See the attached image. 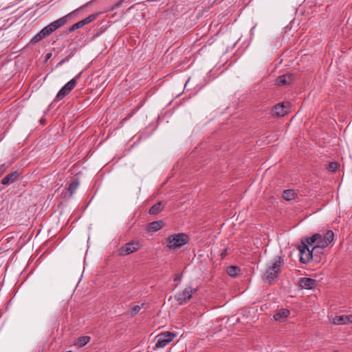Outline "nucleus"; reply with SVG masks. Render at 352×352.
<instances>
[{
	"label": "nucleus",
	"instance_id": "f257e3e1",
	"mask_svg": "<svg viewBox=\"0 0 352 352\" xmlns=\"http://www.w3.org/2000/svg\"><path fill=\"white\" fill-rule=\"evenodd\" d=\"M91 2H89L90 3ZM89 4L87 3L79 8L74 10L73 12L69 13L68 14L53 21L50 23L45 28H43L38 34H36L30 41V43L35 44L43 40V38L50 36L52 32L58 29L59 28L63 26L67 22V19L72 16L73 14L77 12L80 9L86 7Z\"/></svg>",
	"mask_w": 352,
	"mask_h": 352
},
{
	"label": "nucleus",
	"instance_id": "f03ea898",
	"mask_svg": "<svg viewBox=\"0 0 352 352\" xmlns=\"http://www.w3.org/2000/svg\"><path fill=\"white\" fill-rule=\"evenodd\" d=\"M283 261L281 257H278V259L276 260L272 265L266 269L265 272L263 276V280L265 283L270 285L275 283L280 271V266Z\"/></svg>",
	"mask_w": 352,
	"mask_h": 352
},
{
	"label": "nucleus",
	"instance_id": "7ed1b4c3",
	"mask_svg": "<svg viewBox=\"0 0 352 352\" xmlns=\"http://www.w3.org/2000/svg\"><path fill=\"white\" fill-rule=\"evenodd\" d=\"M189 239V236L185 233L175 234L168 236L167 246L169 249L180 248L188 243Z\"/></svg>",
	"mask_w": 352,
	"mask_h": 352
},
{
	"label": "nucleus",
	"instance_id": "20e7f679",
	"mask_svg": "<svg viewBox=\"0 0 352 352\" xmlns=\"http://www.w3.org/2000/svg\"><path fill=\"white\" fill-rule=\"evenodd\" d=\"M298 249L300 254V261L302 263H307L311 260L314 259L317 260L318 256L315 254H313L315 252H314V248L311 250H309V248L307 247V245L300 244L298 245Z\"/></svg>",
	"mask_w": 352,
	"mask_h": 352
},
{
	"label": "nucleus",
	"instance_id": "39448f33",
	"mask_svg": "<svg viewBox=\"0 0 352 352\" xmlns=\"http://www.w3.org/2000/svg\"><path fill=\"white\" fill-rule=\"evenodd\" d=\"M176 333L169 331L162 332L155 337V347L163 348L173 340Z\"/></svg>",
	"mask_w": 352,
	"mask_h": 352
},
{
	"label": "nucleus",
	"instance_id": "423d86ee",
	"mask_svg": "<svg viewBox=\"0 0 352 352\" xmlns=\"http://www.w3.org/2000/svg\"><path fill=\"white\" fill-rule=\"evenodd\" d=\"M80 74L77 75L75 78H72L67 84H65L56 94V99L57 100H60L67 96L75 87L77 80L80 78Z\"/></svg>",
	"mask_w": 352,
	"mask_h": 352
},
{
	"label": "nucleus",
	"instance_id": "0eeeda50",
	"mask_svg": "<svg viewBox=\"0 0 352 352\" xmlns=\"http://www.w3.org/2000/svg\"><path fill=\"white\" fill-rule=\"evenodd\" d=\"M333 232L328 230L324 236L321 235V238L316 241V244L313 247L314 252H316L318 250H323L327 247L333 241Z\"/></svg>",
	"mask_w": 352,
	"mask_h": 352
},
{
	"label": "nucleus",
	"instance_id": "6e6552de",
	"mask_svg": "<svg viewBox=\"0 0 352 352\" xmlns=\"http://www.w3.org/2000/svg\"><path fill=\"white\" fill-rule=\"evenodd\" d=\"M197 292V289H193L191 287H186L183 291L177 293L175 298L179 305H182L190 300L193 294Z\"/></svg>",
	"mask_w": 352,
	"mask_h": 352
},
{
	"label": "nucleus",
	"instance_id": "1a4fd4ad",
	"mask_svg": "<svg viewBox=\"0 0 352 352\" xmlns=\"http://www.w3.org/2000/svg\"><path fill=\"white\" fill-rule=\"evenodd\" d=\"M140 248V245L138 241H131L126 243L124 246L118 249V254L120 256H125L132 254L138 251Z\"/></svg>",
	"mask_w": 352,
	"mask_h": 352
},
{
	"label": "nucleus",
	"instance_id": "9d476101",
	"mask_svg": "<svg viewBox=\"0 0 352 352\" xmlns=\"http://www.w3.org/2000/svg\"><path fill=\"white\" fill-rule=\"evenodd\" d=\"M291 104L289 102H283L276 104L272 109V115L277 117H283L290 111Z\"/></svg>",
	"mask_w": 352,
	"mask_h": 352
},
{
	"label": "nucleus",
	"instance_id": "9b49d317",
	"mask_svg": "<svg viewBox=\"0 0 352 352\" xmlns=\"http://www.w3.org/2000/svg\"><path fill=\"white\" fill-rule=\"evenodd\" d=\"M294 80L293 74L287 73L278 76L276 80V84L278 86L289 85L293 82Z\"/></svg>",
	"mask_w": 352,
	"mask_h": 352
},
{
	"label": "nucleus",
	"instance_id": "f8f14e48",
	"mask_svg": "<svg viewBox=\"0 0 352 352\" xmlns=\"http://www.w3.org/2000/svg\"><path fill=\"white\" fill-rule=\"evenodd\" d=\"M317 285L316 280L311 278H302L299 280V286L302 289H311Z\"/></svg>",
	"mask_w": 352,
	"mask_h": 352
},
{
	"label": "nucleus",
	"instance_id": "ddd939ff",
	"mask_svg": "<svg viewBox=\"0 0 352 352\" xmlns=\"http://www.w3.org/2000/svg\"><path fill=\"white\" fill-rule=\"evenodd\" d=\"M19 179V173L18 171H14L7 175L2 180L1 184L3 185H9L18 181Z\"/></svg>",
	"mask_w": 352,
	"mask_h": 352
},
{
	"label": "nucleus",
	"instance_id": "4468645a",
	"mask_svg": "<svg viewBox=\"0 0 352 352\" xmlns=\"http://www.w3.org/2000/svg\"><path fill=\"white\" fill-rule=\"evenodd\" d=\"M321 238V234H314L311 237L303 238L301 239V244L307 245V247L309 248V245H313L314 243L316 242L318 239Z\"/></svg>",
	"mask_w": 352,
	"mask_h": 352
},
{
	"label": "nucleus",
	"instance_id": "2eb2a0df",
	"mask_svg": "<svg viewBox=\"0 0 352 352\" xmlns=\"http://www.w3.org/2000/svg\"><path fill=\"white\" fill-rule=\"evenodd\" d=\"M289 310L282 309L274 315V318L276 321L282 322L289 316Z\"/></svg>",
	"mask_w": 352,
	"mask_h": 352
},
{
	"label": "nucleus",
	"instance_id": "dca6fc26",
	"mask_svg": "<svg viewBox=\"0 0 352 352\" xmlns=\"http://www.w3.org/2000/svg\"><path fill=\"white\" fill-rule=\"evenodd\" d=\"M165 204L162 201H158L149 209L150 214H157L164 209Z\"/></svg>",
	"mask_w": 352,
	"mask_h": 352
},
{
	"label": "nucleus",
	"instance_id": "f3484780",
	"mask_svg": "<svg viewBox=\"0 0 352 352\" xmlns=\"http://www.w3.org/2000/svg\"><path fill=\"white\" fill-rule=\"evenodd\" d=\"M91 338L89 336H81L78 338L77 341L75 343V346H76L78 348H81L86 345L88 342H89Z\"/></svg>",
	"mask_w": 352,
	"mask_h": 352
},
{
	"label": "nucleus",
	"instance_id": "a211bd4d",
	"mask_svg": "<svg viewBox=\"0 0 352 352\" xmlns=\"http://www.w3.org/2000/svg\"><path fill=\"white\" fill-rule=\"evenodd\" d=\"M164 226L162 221H153L149 223V228L151 231L156 232L160 230Z\"/></svg>",
	"mask_w": 352,
	"mask_h": 352
},
{
	"label": "nucleus",
	"instance_id": "6ab92c4d",
	"mask_svg": "<svg viewBox=\"0 0 352 352\" xmlns=\"http://www.w3.org/2000/svg\"><path fill=\"white\" fill-rule=\"evenodd\" d=\"M296 195L295 192L293 190H290V189L284 190L283 193V197L287 201H291V200L294 199L296 197Z\"/></svg>",
	"mask_w": 352,
	"mask_h": 352
},
{
	"label": "nucleus",
	"instance_id": "aec40b11",
	"mask_svg": "<svg viewBox=\"0 0 352 352\" xmlns=\"http://www.w3.org/2000/svg\"><path fill=\"white\" fill-rule=\"evenodd\" d=\"M79 186V182L78 179L73 180L67 188V191L69 192L70 196H72Z\"/></svg>",
	"mask_w": 352,
	"mask_h": 352
},
{
	"label": "nucleus",
	"instance_id": "412c9836",
	"mask_svg": "<svg viewBox=\"0 0 352 352\" xmlns=\"http://www.w3.org/2000/svg\"><path fill=\"white\" fill-rule=\"evenodd\" d=\"M144 303H142L141 305H135L133 307H131V310L128 311L127 314L130 316L131 317H134L143 307Z\"/></svg>",
	"mask_w": 352,
	"mask_h": 352
},
{
	"label": "nucleus",
	"instance_id": "4be33fe9",
	"mask_svg": "<svg viewBox=\"0 0 352 352\" xmlns=\"http://www.w3.org/2000/svg\"><path fill=\"white\" fill-rule=\"evenodd\" d=\"M240 271V269L236 266H229L227 269V273L228 275L232 277H235L237 276L239 272Z\"/></svg>",
	"mask_w": 352,
	"mask_h": 352
},
{
	"label": "nucleus",
	"instance_id": "5701e85b",
	"mask_svg": "<svg viewBox=\"0 0 352 352\" xmlns=\"http://www.w3.org/2000/svg\"><path fill=\"white\" fill-rule=\"evenodd\" d=\"M346 316H336L333 320V322L335 324H346Z\"/></svg>",
	"mask_w": 352,
	"mask_h": 352
},
{
	"label": "nucleus",
	"instance_id": "b1692460",
	"mask_svg": "<svg viewBox=\"0 0 352 352\" xmlns=\"http://www.w3.org/2000/svg\"><path fill=\"white\" fill-rule=\"evenodd\" d=\"M83 25H82V23L81 22V21L74 23V25H72L70 28H69V32H74L78 29H80L81 28H82Z\"/></svg>",
	"mask_w": 352,
	"mask_h": 352
},
{
	"label": "nucleus",
	"instance_id": "393cba45",
	"mask_svg": "<svg viewBox=\"0 0 352 352\" xmlns=\"http://www.w3.org/2000/svg\"><path fill=\"white\" fill-rule=\"evenodd\" d=\"M338 168V164L337 162H330L329 164L328 169L331 171H336Z\"/></svg>",
	"mask_w": 352,
	"mask_h": 352
},
{
	"label": "nucleus",
	"instance_id": "a878e982",
	"mask_svg": "<svg viewBox=\"0 0 352 352\" xmlns=\"http://www.w3.org/2000/svg\"><path fill=\"white\" fill-rule=\"evenodd\" d=\"M98 15V13L91 14L86 18L88 20L89 23H91V21H93L94 20H95L96 19Z\"/></svg>",
	"mask_w": 352,
	"mask_h": 352
},
{
	"label": "nucleus",
	"instance_id": "bb28decb",
	"mask_svg": "<svg viewBox=\"0 0 352 352\" xmlns=\"http://www.w3.org/2000/svg\"><path fill=\"white\" fill-rule=\"evenodd\" d=\"M6 170L5 164L0 165V176H1Z\"/></svg>",
	"mask_w": 352,
	"mask_h": 352
},
{
	"label": "nucleus",
	"instance_id": "cd10ccee",
	"mask_svg": "<svg viewBox=\"0 0 352 352\" xmlns=\"http://www.w3.org/2000/svg\"><path fill=\"white\" fill-rule=\"evenodd\" d=\"M228 254V250L227 248H225L224 250H222L221 253V258H224L226 255Z\"/></svg>",
	"mask_w": 352,
	"mask_h": 352
},
{
	"label": "nucleus",
	"instance_id": "c85d7f7f",
	"mask_svg": "<svg viewBox=\"0 0 352 352\" xmlns=\"http://www.w3.org/2000/svg\"><path fill=\"white\" fill-rule=\"evenodd\" d=\"M346 321L347 323H352V315L346 316Z\"/></svg>",
	"mask_w": 352,
	"mask_h": 352
},
{
	"label": "nucleus",
	"instance_id": "c756f323",
	"mask_svg": "<svg viewBox=\"0 0 352 352\" xmlns=\"http://www.w3.org/2000/svg\"><path fill=\"white\" fill-rule=\"evenodd\" d=\"M322 250H316V255L318 256V258H317V260H315L316 261H320V257L319 254L322 253V252H321ZM313 254H315V252Z\"/></svg>",
	"mask_w": 352,
	"mask_h": 352
},
{
	"label": "nucleus",
	"instance_id": "7c9ffc66",
	"mask_svg": "<svg viewBox=\"0 0 352 352\" xmlns=\"http://www.w3.org/2000/svg\"><path fill=\"white\" fill-rule=\"evenodd\" d=\"M81 22H82L83 26L89 23L88 20L87 19V18L84 19L83 20H81Z\"/></svg>",
	"mask_w": 352,
	"mask_h": 352
},
{
	"label": "nucleus",
	"instance_id": "2f4dec72",
	"mask_svg": "<svg viewBox=\"0 0 352 352\" xmlns=\"http://www.w3.org/2000/svg\"><path fill=\"white\" fill-rule=\"evenodd\" d=\"M51 56H52V54L47 53L45 56V60H47L50 59L51 58Z\"/></svg>",
	"mask_w": 352,
	"mask_h": 352
},
{
	"label": "nucleus",
	"instance_id": "473e14b6",
	"mask_svg": "<svg viewBox=\"0 0 352 352\" xmlns=\"http://www.w3.org/2000/svg\"><path fill=\"white\" fill-rule=\"evenodd\" d=\"M175 280H180V278H178L177 276H176L174 278Z\"/></svg>",
	"mask_w": 352,
	"mask_h": 352
},
{
	"label": "nucleus",
	"instance_id": "72a5a7b5",
	"mask_svg": "<svg viewBox=\"0 0 352 352\" xmlns=\"http://www.w3.org/2000/svg\"><path fill=\"white\" fill-rule=\"evenodd\" d=\"M45 119H41V120H40V122H41V123H44V122H45Z\"/></svg>",
	"mask_w": 352,
	"mask_h": 352
}]
</instances>
